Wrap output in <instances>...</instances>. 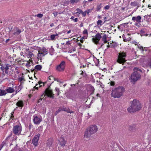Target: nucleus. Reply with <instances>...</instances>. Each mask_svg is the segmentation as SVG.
<instances>
[{
  "mask_svg": "<svg viewBox=\"0 0 151 151\" xmlns=\"http://www.w3.org/2000/svg\"><path fill=\"white\" fill-rule=\"evenodd\" d=\"M37 50L38 51V53L37 55V58L38 59L41 60L43 57L47 54V51L44 48H41L40 47H38Z\"/></svg>",
  "mask_w": 151,
  "mask_h": 151,
  "instance_id": "7ed1b4c3",
  "label": "nucleus"
},
{
  "mask_svg": "<svg viewBox=\"0 0 151 151\" xmlns=\"http://www.w3.org/2000/svg\"><path fill=\"white\" fill-rule=\"evenodd\" d=\"M71 32V30H69V31H68L67 32V33L68 34H69V33H70Z\"/></svg>",
  "mask_w": 151,
  "mask_h": 151,
  "instance_id": "49530a36",
  "label": "nucleus"
},
{
  "mask_svg": "<svg viewBox=\"0 0 151 151\" xmlns=\"http://www.w3.org/2000/svg\"><path fill=\"white\" fill-rule=\"evenodd\" d=\"M71 44L70 42V41H68L66 42V44L67 45H69Z\"/></svg>",
  "mask_w": 151,
  "mask_h": 151,
  "instance_id": "ea45409f",
  "label": "nucleus"
},
{
  "mask_svg": "<svg viewBox=\"0 0 151 151\" xmlns=\"http://www.w3.org/2000/svg\"><path fill=\"white\" fill-rule=\"evenodd\" d=\"M82 14L83 17H85L86 15V12L85 11L84 12H82L81 13Z\"/></svg>",
  "mask_w": 151,
  "mask_h": 151,
  "instance_id": "f704fd0d",
  "label": "nucleus"
},
{
  "mask_svg": "<svg viewBox=\"0 0 151 151\" xmlns=\"http://www.w3.org/2000/svg\"><path fill=\"white\" fill-rule=\"evenodd\" d=\"M124 91V88L122 87H120L116 88L113 90L111 93V96L114 98L120 97Z\"/></svg>",
  "mask_w": 151,
  "mask_h": 151,
  "instance_id": "f03ea898",
  "label": "nucleus"
},
{
  "mask_svg": "<svg viewBox=\"0 0 151 151\" xmlns=\"http://www.w3.org/2000/svg\"><path fill=\"white\" fill-rule=\"evenodd\" d=\"M57 13H56L55 14V15H57Z\"/></svg>",
  "mask_w": 151,
  "mask_h": 151,
  "instance_id": "13d9d810",
  "label": "nucleus"
},
{
  "mask_svg": "<svg viewBox=\"0 0 151 151\" xmlns=\"http://www.w3.org/2000/svg\"><path fill=\"white\" fill-rule=\"evenodd\" d=\"M55 80V78L52 76H50L48 80V81L51 83H53Z\"/></svg>",
  "mask_w": 151,
  "mask_h": 151,
  "instance_id": "a211bd4d",
  "label": "nucleus"
},
{
  "mask_svg": "<svg viewBox=\"0 0 151 151\" xmlns=\"http://www.w3.org/2000/svg\"><path fill=\"white\" fill-rule=\"evenodd\" d=\"M70 1L72 3H77L79 1V0H70Z\"/></svg>",
  "mask_w": 151,
  "mask_h": 151,
  "instance_id": "c756f323",
  "label": "nucleus"
},
{
  "mask_svg": "<svg viewBox=\"0 0 151 151\" xmlns=\"http://www.w3.org/2000/svg\"><path fill=\"white\" fill-rule=\"evenodd\" d=\"M40 136V134H38L35 136L32 140V143L33 145L35 147L38 145V141Z\"/></svg>",
  "mask_w": 151,
  "mask_h": 151,
  "instance_id": "1a4fd4ad",
  "label": "nucleus"
},
{
  "mask_svg": "<svg viewBox=\"0 0 151 151\" xmlns=\"http://www.w3.org/2000/svg\"><path fill=\"white\" fill-rule=\"evenodd\" d=\"M92 0H88V1H92Z\"/></svg>",
  "mask_w": 151,
  "mask_h": 151,
  "instance_id": "5fc2aeb1",
  "label": "nucleus"
},
{
  "mask_svg": "<svg viewBox=\"0 0 151 151\" xmlns=\"http://www.w3.org/2000/svg\"><path fill=\"white\" fill-rule=\"evenodd\" d=\"M141 108V105L139 101L136 99H134L130 102V106L127 109L129 113H133L139 111Z\"/></svg>",
  "mask_w": 151,
  "mask_h": 151,
  "instance_id": "f257e3e1",
  "label": "nucleus"
},
{
  "mask_svg": "<svg viewBox=\"0 0 151 151\" xmlns=\"http://www.w3.org/2000/svg\"><path fill=\"white\" fill-rule=\"evenodd\" d=\"M57 13H56L55 14V15H57Z\"/></svg>",
  "mask_w": 151,
  "mask_h": 151,
  "instance_id": "4d7b16f0",
  "label": "nucleus"
},
{
  "mask_svg": "<svg viewBox=\"0 0 151 151\" xmlns=\"http://www.w3.org/2000/svg\"><path fill=\"white\" fill-rule=\"evenodd\" d=\"M58 35L57 34H56V35H51L50 36V38L51 39V40H53L55 39V37L56 36H57Z\"/></svg>",
  "mask_w": 151,
  "mask_h": 151,
  "instance_id": "bb28decb",
  "label": "nucleus"
},
{
  "mask_svg": "<svg viewBox=\"0 0 151 151\" xmlns=\"http://www.w3.org/2000/svg\"><path fill=\"white\" fill-rule=\"evenodd\" d=\"M83 34L86 35V36L82 37V39H86L88 36V32L87 30L86 29H84L83 31Z\"/></svg>",
  "mask_w": 151,
  "mask_h": 151,
  "instance_id": "aec40b11",
  "label": "nucleus"
},
{
  "mask_svg": "<svg viewBox=\"0 0 151 151\" xmlns=\"http://www.w3.org/2000/svg\"><path fill=\"white\" fill-rule=\"evenodd\" d=\"M102 76L103 75H101L100 73H97L94 75V76L93 77V78L95 81L98 82V80L97 79L101 78Z\"/></svg>",
  "mask_w": 151,
  "mask_h": 151,
  "instance_id": "f3484780",
  "label": "nucleus"
},
{
  "mask_svg": "<svg viewBox=\"0 0 151 151\" xmlns=\"http://www.w3.org/2000/svg\"><path fill=\"white\" fill-rule=\"evenodd\" d=\"M42 68L41 65H36L35 67V69L37 70H40Z\"/></svg>",
  "mask_w": 151,
  "mask_h": 151,
  "instance_id": "b1692460",
  "label": "nucleus"
},
{
  "mask_svg": "<svg viewBox=\"0 0 151 151\" xmlns=\"http://www.w3.org/2000/svg\"><path fill=\"white\" fill-rule=\"evenodd\" d=\"M42 85H43V84L42 83H39L38 84H37L34 88L33 90L34 89H37L39 87H40Z\"/></svg>",
  "mask_w": 151,
  "mask_h": 151,
  "instance_id": "412c9836",
  "label": "nucleus"
},
{
  "mask_svg": "<svg viewBox=\"0 0 151 151\" xmlns=\"http://www.w3.org/2000/svg\"><path fill=\"white\" fill-rule=\"evenodd\" d=\"M109 8V6L107 5V6H105V9H108Z\"/></svg>",
  "mask_w": 151,
  "mask_h": 151,
  "instance_id": "58836bf2",
  "label": "nucleus"
},
{
  "mask_svg": "<svg viewBox=\"0 0 151 151\" xmlns=\"http://www.w3.org/2000/svg\"><path fill=\"white\" fill-rule=\"evenodd\" d=\"M74 17H73V16H72L71 18H70V19H73V20L74 19Z\"/></svg>",
  "mask_w": 151,
  "mask_h": 151,
  "instance_id": "a18cd8bd",
  "label": "nucleus"
},
{
  "mask_svg": "<svg viewBox=\"0 0 151 151\" xmlns=\"http://www.w3.org/2000/svg\"><path fill=\"white\" fill-rule=\"evenodd\" d=\"M9 40V39H8L6 40V42H8V41Z\"/></svg>",
  "mask_w": 151,
  "mask_h": 151,
  "instance_id": "de8ad7c7",
  "label": "nucleus"
},
{
  "mask_svg": "<svg viewBox=\"0 0 151 151\" xmlns=\"http://www.w3.org/2000/svg\"><path fill=\"white\" fill-rule=\"evenodd\" d=\"M97 129L98 128L96 126H91L87 129V131L90 132H95L97 131Z\"/></svg>",
  "mask_w": 151,
  "mask_h": 151,
  "instance_id": "f8f14e48",
  "label": "nucleus"
},
{
  "mask_svg": "<svg viewBox=\"0 0 151 151\" xmlns=\"http://www.w3.org/2000/svg\"><path fill=\"white\" fill-rule=\"evenodd\" d=\"M97 85L99 87H101L102 88H103V86H102V84L101 82H99L97 84Z\"/></svg>",
  "mask_w": 151,
  "mask_h": 151,
  "instance_id": "2f4dec72",
  "label": "nucleus"
},
{
  "mask_svg": "<svg viewBox=\"0 0 151 151\" xmlns=\"http://www.w3.org/2000/svg\"><path fill=\"white\" fill-rule=\"evenodd\" d=\"M102 34H97L95 36L92 37L93 42L95 44L98 43L101 37V35Z\"/></svg>",
  "mask_w": 151,
  "mask_h": 151,
  "instance_id": "423d86ee",
  "label": "nucleus"
},
{
  "mask_svg": "<svg viewBox=\"0 0 151 151\" xmlns=\"http://www.w3.org/2000/svg\"><path fill=\"white\" fill-rule=\"evenodd\" d=\"M123 39L124 40V41H127L129 40H130V38H129L127 39H126L124 38H123Z\"/></svg>",
  "mask_w": 151,
  "mask_h": 151,
  "instance_id": "4c0bfd02",
  "label": "nucleus"
},
{
  "mask_svg": "<svg viewBox=\"0 0 151 151\" xmlns=\"http://www.w3.org/2000/svg\"><path fill=\"white\" fill-rule=\"evenodd\" d=\"M42 118L41 116H34L33 122L35 124H39L42 121Z\"/></svg>",
  "mask_w": 151,
  "mask_h": 151,
  "instance_id": "9d476101",
  "label": "nucleus"
},
{
  "mask_svg": "<svg viewBox=\"0 0 151 151\" xmlns=\"http://www.w3.org/2000/svg\"><path fill=\"white\" fill-rule=\"evenodd\" d=\"M92 134V133H85L84 135V139L86 140L89 139L91 137Z\"/></svg>",
  "mask_w": 151,
  "mask_h": 151,
  "instance_id": "2eb2a0df",
  "label": "nucleus"
},
{
  "mask_svg": "<svg viewBox=\"0 0 151 151\" xmlns=\"http://www.w3.org/2000/svg\"><path fill=\"white\" fill-rule=\"evenodd\" d=\"M74 21L75 22H76L78 21V19L77 18H76L75 19H74Z\"/></svg>",
  "mask_w": 151,
  "mask_h": 151,
  "instance_id": "c03bdc74",
  "label": "nucleus"
},
{
  "mask_svg": "<svg viewBox=\"0 0 151 151\" xmlns=\"http://www.w3.org/2000/svg\"><path fill=\"white\" fill-rule=\"evenodd\" d=\"M6 91L8 93H12L14 91V90L12 88H9L6 89Z\"/></svg>",
  "mask_w": 151,
  "mask_h": 151,
  "instance_id": "4be33fe9",
  "label": "nucleus"
},
{
  "mask_svg": "<svg viewBox=\"0 0 151 151\" xmlns=\"http://www.w3.org/2000/svg\"><path fill=\"white\" fill-rule=\"evenodd\" d=\"M149 17H151V14L149 15Z\"/></svg>",
  "mask_w": 151,
  "mask_h": 151,
  "instance_id": "603ef678",
  "label": "nucleus"
},
{
  "mask_svg": "<svg viewBox=\"0 0 151 151\" xmlns=\"http://www.w3.org/2000/svg\"><path fill=\"white\" fill-rule=\"evenodd\" d=\"M91 89L92 91L93 92L94 90V88L93 86H91Z\"/></svg>",
  "mask_w": 151,
  "mask_h": 151,
  "instance_id": "79ce46f5",
  "label": "nucleus"
},
{
  "mask_svg": "<svg viewBox=\"0 0 151 151\" xmlns=\"http://www.w3.org/2000/svg\"><path fill=\"white\" fill-rule=\"evenodd\" d=\"M65 62L62 61L59 65L57 66L56 67V70L59 72H63L64 71L65 68Z\"/></svg>",
  "mask_w": 151,
  "mask_h": 151,
  "instance_id": "39448f33",
  "label": "nucleus"
},
{
  "mask_svg": "<svg viewBox=\"0 0 151 151\" xmlns=\"http://www.w3.org/2000/svg\"><path fill=\"white\" fill-rule=\"evenodd\" d=\"M22 130V127L21 125H17L14 126L13 128L14 132H21Z\"/></svg>",
  "mask_w": 151,
  "mask_h": 151,
  "instance_id": "ddd939ff",
  "label": "nucleus"
},
{
  "mask_svg": "<svg viewBox=\"0 0 151 151\" xmlns=\"http://www.w3.org/2000/svg\"><path fill=\"white\" fill-rule=\"evenodd\" d=\"M141 17L140 16H138L137 17H133L132 19L134 22H141Z\"/></svg>",
  "mask_w": 151,
  "mask_h": 151,
  "instance_id": "dca6fc26",
  "label": "nucleus"
},
{
  "mask_svg": "<svg viewBox=\"0 0 151 151\" xmlns=\"http://www.w3.org/2000/svg\"><path fill=\"white\" fill-rule=\"evenodd\" d=\"M17 105L19 107H22L23 106V103L22 101H19L17 103Z\"/></svg>",
  "mask_w": 151,
  "mask_h": 151,
  "instance_id": "a878e982",
  "label": "nucleus"
},
{
  "mask_svg": "<svg viewBox=\"0 0 151 151\" xmlns=\"http://www.w3.org/2000/svg\"><path fill=\"white\" fill-rule=\"evenodd\" d=\"M110 84L111 86H113L114 85V82L111 81L110 82Z\"/></svg>",
  "mask_w": 151,
  "mask_h": 151,
  "instance_id": "a19ab883",
  "label": "nucleus"
},
{
  "mask_svg": "<svg viewBox=\"0 0 151 151\" xmlns=\"http://www.w3.org/2000/svg\"><path fill=\"white\" fill-rule=\"evenodd\" d=\"M103 22L101 20H99L97 22V24L98 25H101L103 24Z\"/></svg>",
  "mask_w": 151,
  "mask_h": 151,
  "instance_id": "c85d7f7f",
  "label": "nucleus"
},
{
  "mask_svg": "<svg viewBox=\"0 0 151 151\" xmlns=\"http://www.w3.org/2000/svg\"><path fill=\"white\" fill-rule=\"evenodd\" d=\"M47 147H49L50 149H51L52 147V142L51 141H48L47 143Z\"/></svg>",
  "mask_w": 151,
  "mask_h": 151,
  "instance_id": "6ab92c4d",
  "label": "nucleus"
},
{
  "mask_svg": "<svg viewBox=\"0 0 151 151\" xmlns=\"http://www.w3.org/2000/svg\"><path fill=\"white\" fill-rule=\"evenodd\" d=\"M53 25V24H51L50 25V26L52 27V25Z\"/></svg>",
  "mask_w": 151,
  "mask_h": 151,
  "instance_id": "864d4df0",
  "label": "nucleus"
},
{
  "mask_svg": "<svg viewBox=\"0 0 151 151\" xmlns=\"http://www.w3.org/2000/svg\"><path fill=\"white\" fill-rule=\"evenodd\" d=\"M17 133V132H16V133H14L15 134H17V133Z\"/></svg>",
  "mask_w": 151,
  "mask_h": 151,
  "instance_id": "6e6d98bb",
  "label": "nucleus"
},
{
  "mask_svg": "<svg viewBox=\"0 0 151 151\" xmlns=\"http://www.w3.org/2000/svg\"><path fill=\"white\" fill-rule=\"evenodd\" d=\"M45 92L46 94L48 97H53L54 96V94H53L52 90L50 88L47 89Z\"/></svg>",
  "mask_w": 151,
  "mask_h": 151,
  "instance_id": "9b49d317",
  "label": "nucleus"
},
{
  "mask_svg": "<svg viewBox=\"0 0 151 151\" xmlns=\"http://www.w3.org/2000/svg\"><path fill=\"white\" fill-rule=\"evenodd\" d=\"M66 143V141L63 137H60L58 139V145L60 146L64 147Z\"/></svg>",
  "mask_w": 151,
  "mask_h": 151,
  "instance_id": "6e6552de",
  "label": "nucleus"
},
{
  "mask_svg": "<svg viewBox=\"0 0 151 151\" xmlns=\"http://www.w3.org/2000/svg\"><path fill=\"white\" fill-rule=\"evenodd\" d=\"M43 16V15L42 14H38L37 15V17H42Z\"/></svg>",
  "mask_w": 151,
  "mask_h": 151,
  "instance_id": "c9c22d12",
  "label": "nucleus"
},
{
  "mask_svg": "<svg viewBox=\"0 0 151 151\" xmlns=\"http://www.w3.org/2000/svg\"><path fill=\"white\" fill-rule=\"evenodd\" d=\"M140 49H141V50H143V47H140Z\"/></svg>",
  "mask_w": 151,
  "mask_h": 151,
  "instance_id": "8fccbe9b",
  "label": "nucleus"
},
{
  "mask_svg": "<svg viewBox=\"0 0 151 151\" xmlns=\"http://www.w3.org/2000/svg\"><path fill=\"white\" fill-rule=\"evenodd\" d=\"M140 78V76L137 73L134 72L133 73L131 77V81L132 82H134Z\"/></svg>",
  "mask_w": 151,
  "mask_h": 151,
  "instance_id": "0eeeda50",
  "label": "nucleus"
},
{
  "mask_svg": "<svg viewBox=\"0 0 151 151\" xmlns=\"http://www.w3.org/2000/svg\"><path fill=\"white\" fill-rule=\"evenodd\" d=\"M56 91L58 93V95H59V89L57 87H56L55 89Z\"/></svg>",
  "mask_w": 151,
  "mask_h": 151,
  "instance_id": "72a5a7b5",
  "label": "nucleus"
},
{
  "mask_svg": "<svg viewBox=\"0 0 151 151\" xmlns=\"http://www.w3.org/2000/svg\"><path fill=\"white\" fill-rule=\"evenodd\" d=\"M91 9H88L87 11H85V12H86V13H87L88 14L89 12H91Z\"/></svg>",
  "mask_w": 151,
  "mask_h": 151,
  "instance_id": "e433bc0d",
  "label": "nucleus"
},
{
  "mask_svg": "<svg viewBox=\"0 0 151 151\" xmlns=\"http://www.w3.org/2000/svg\"><path fill=\"white\" fill-rule=\"evenodd\" d=\"M1 94V95H4L6 93V92L4 90H0Z\"/></svg>",
  "mask_w": 151,
  "mask_h": 151,
  "instance_id": "cd10ccee",
  "label": "nucleus"
},
{
  "mask_svg": "<svg viewBox=\"0 0 151 151\" xmlns=\"http://www.w3.org/2000/svg\"><path fill=\"white\" fill-rule=\"evenodd\" d=\"M5 69L6 70H7L9 69L8 67L7 66H6L5 67Z\"/></svg>",
  "mask_w": 151,
  "mask_h": 151,
  "instance_id": "37998d69",
  "label": "nucleus"
},
{
  "mask_svg": "<svg viewBox=\"0 0 151 151\" xmlns=\"http://www.w3.org/2000/svg\"><path fill=\"white\" fill-rule=\"evenodd\" d=\"M119 58L117 60L118 62L120 63H123L125 61V60L124 59V57L126 56V55L125 53H119Z\"/></svg>",
  "mask_w": 151,
  "mask_h": 151,
  "instance_id": "20e7f679",
  "label": "nucleus"
},
{
  "mask_svg": "<svg viewBox=\"0 0 151 151\" xmlns=\"http://www.w3.org/2000/svg\"><path fill=\"white\" fill-rule=\"evenodd\" d=\"M6 141H3L2 143L1 144V145H0V146H1L2 147H3L4 146V145H6Z\"/></svg>",
  "mask_w": 151,
  "mask_h": 151,
  "instance_id": "7c9ffc66",
  "label": "nucleus"
},
{
  "mask_svg": "<svg viewBox=\"0 0 151 151\" xmlns=\"http://www.w3.org/2000/svg\"><path fill=\"white\" fill-rule=\"evenodd\" d=\"M2 148V147L1 146H0V151L1 150Z\"/></svg>",
  "mask_w": 151,
  "mask_h": 151,
  "instance_id": "3c124183",
  "label": "nucleus"
},
{
  "mask_svg": "<svg viewBox=\"0 0 151 151\" xmlns=\"http://www.w3.org/2000/svg\"><path fill=\"white\" fill-rule=\"evenodd\" d=\"M107 36L106 34H104L102 37V40L104 41V43H106L107 42L106 40Z\"/></svg>",
  "mask_w": 151,
  "mask_h": 151,
  "instance_id": "5701e85b",
  "label": "nucleus"
},
{
  "mask_svg": "<svg viewBox=\"0 0 151 151\" xmlns=\"http://www.w3.org/2000/svg\"><path fill=\"white\" fill-rule=\"evenodd\" d=\"M32 59H29L28 61H27V63H26V65L27 67H29L30 66V63H32Z\"/></svg>",
  "mask_w": 151,
  "mask_h": 151,
  "instance_id": "393cba45",
  "label": "nucleus"
},
{
  "mask_svg": "<svg viewBox=\"0 0 151 151\" xmlns=\"http://www.w3.org/2000/svg\"><path fill=\"white\" fill-rule=\"evenodd\" d=\"M11 145H12V144H11L10 145V146Z\"/></svg>",
  "mask_w": 151,
  "mask_h": 151,
  "instance_id": "bf43d9fd",
  "label": "nucleus"
},
{
  "mask_svg": "<svg viewBox=\"0 0 151 151\" xmlns=\"http://www.w3.org/2000/svg\"><path fill=\"white\" fill-rule=\"evenodd\" d=\"M25 55L28 58H31L33 56L32 52L29 49H26L25 52Z\"/></svg>",
  "mask_w": 151,
  "mask_h": 151,
  "instance_id": "4468645a",
  "label": "nucleus"
},
{
  "mask_svg": "<svg viewBox=\"0 0 151 151\" xmlns=\"http://www.w3.org/2000/svg\"><path fill=\"white\" fill-rule=\"evenodd\" d=\"M151 6V5H150V4L148 5V7L150 8Z\"/></svg>",
  "mask_w": 151,
  "mask_h": 151,
  "instance_id": "09e8293b",
  "label": "nucleus"
},
{
  "mask_svg": "<svg viewBox=\"0 0 151 151\" xmlns=\"http://www.w3.org/2000/svg\"><path fill=\"white\" fill-rule=\"evenodd\" d=\"M77 10L78 11V12L77 13H78L79 14H81V12H83L81 10L79 9H77Z\"/></svg>",
  "mask_w": 151,
  "mask_h": 151,
  "instance_id": "473e14b6",
  "label": "nucleus"
}]
</instances>
